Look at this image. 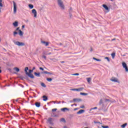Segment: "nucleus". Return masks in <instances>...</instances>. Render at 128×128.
Masks as SVG:
<instances>
[{"mask_svg":"<svg viewBox=\"0 0 128 128\" xmlns=\"http://www.w3.org/2000/svg\"><path fill=\"white\" fill-rule=\"evenodd\" d=\"M60 102H62L60 101L59 102H57V104H60Z\"/></svg>","mask_w":128,"mask_h":128,"instance_id":"052dcab7","label":"nucleus"},{"mask_svg":"<svg viewBox=\"0 0 128 128\" xmlns=\"http://www.w3.org/2000/svg\"><path fill=\"white\" fill-rule=\"evenodd\" d=\"M61 110L62 112H66V110H68V108H61Z\"/></svg>","mask_w":128,"mask_h":128,"instance_id":"aec40b11","label":"nucleus"},{"mask_svg":"<svg viewBox=\"0 0 128 128\" xmlns=\"http://www.w3.org/2000/svg\"><path fill=\"white\" fill-rule=\"evenodd\" d=\"M54 116V118H56V116H56V115H54V116Z\"/></svg>","mask_w":128,"mask_h":128,"instance_id":"680f3d73","label":"nucleus"},{"mask_svg":"<svg viewBox=\"0 0 128 128\" xmlns=\"http://www.w3.org/2000/svg\"><path fill=\"white\" fill-rule=\"evenodd\" d=\"M33 72L34 70H29L28 74H32V72Z\"/></svg>","mask_w":128,"mask_h":128,"instance_id":"e433bc0d","label":"nucleus"},{"mask_svg":"<svg viewBox=\"0 0 128 128\" xmlns=\"http://www.w3.org/2000/svg\"><path fill=\"white\" fill-rule=\"evenodd\" d=\"M42 74H54L52 72H50L48 71H44L43 72H42Z\"/></svg>","mask_w":128,"mask_h":128,"instance_id":"ddd939ff","label":"nucleus"},{"mask_svg":"<svg viewBox=\"0 0 128 128\" xmlns=\"http://www.w3.org/2000/svg\"><path fill=\"white\" fill-rule=\"evenodd\" d=\"M3 50H4L5 52H6V48H3Z\"/></svg>","mask_w":128,"mask_h":128,"instance_id":"13d9d810","label":"nucleus"},{"mask_svg":"<svg viewBox=\"0 0 128 128\" xmlns=\"http://www.w3.org/2000/svg\"><path fill=\"white\" fill-rule=\"evenodd\" d=\"M14 4V14H16V4L14 1H13Z\"/></svg>","mask_w":128,"mask_h":128,"instance_id":"39448f33","label":"nucleus"},{"mask_svg":"<svg viewBox=\"0 0 128 128\" xmlns=\"http://www.w3.org/2000/svg\"><path fill=\"white\" fill-rule=\"evenodd\" d=\"M16 30L18 31V30H20V27H18L16 28Z\"/></svg>","mask_w":128,"mask_h":128,"instance_id":"8fccbe9b","label":"nucleus"},{"mask_svg":"<svg viewBox=\"0 0 128 128\" xmlns=\"http://www.w3.org/2000/svg\"><path fill=\"white\" fill-rule=\"evenodd\" d=\"M57 2L58 6H60L62 10H64V4L62 0H57Z\"/></svg>","mask_w":128,"mask_h":128,"instance_id":"f03ea898","label":"nucleus"},{"mask_svg":"<svg viewBox=\"0 0 128 128\" xmlns=\"http://www.w3.org/2000/svg\"><path fill=\"white\" fill-rule=\"evenodd\" d=\"M48 122H49L50 124H52H52H54V122H52V118H48Z\"/></svg>","mask_w":128,"mask_h":128,"instance_id":"6e6552de","label":"nucleus"},{"mask_svg":"<svg viewBox=\"0 0 128 128\" xmlns=\"http://www.w3.org/2000/svg\"><path fill=\"white\" fill-rule=\"evenodd\" d=\"M70 102H74V101L70 100Z\"/></svg>","mask_w":128,"mask_h":128,"instance_id":"338daca9","label":"nucleus"},{"mask_svg":"<svg viewBox=\"0 0 128 128\" xmlns=\"http://www.w3.org/2000/svg\"><path fill=\"white\" fill-rule=\"evenodd\" d=\"M56 110H58L57 108H54L52 109V112H56Z\"/></svg>","mask_w":128,"mask_h":128,"instance_id":"c9c22d12","label":"nucleus"},{"mask_svg":"<svg viewBox=\"0 0 128 128\" xmlns=\"http://www.w3.org/2000/svg\"><path fill=\"white\" fill-rule=\"evenodd\" d=\"M14 36H16V34H18V32H16V31L14 32Z\"/></svg>","mask_w":128,"mask_h":128,"instance_id":"72a5a7b5","label":"nucleus"},{"mask_svg":"<svg viewBox=\"0 0 128 128\" xmlns=\"http://www.w3.org/2000/svg\"><path fill=\"white\" fill-rule=\"evenodd\" d=\"M40 70H44V68H42V67L40 68Z\"/></svg>","mask_w":128,"mask_h":128,"instance_id":"09e8293b","label":"nucleus"},{"mask_svg":"<svg viewBox=\"0 0 128 128\" xmlns=\"http://www.w3.org/2000/svg\"><path fill=\"white\" fill-rule=\"evenodd\" d=\"M8 70H9V72H12V68H8Z\"/></svg>","mask_w":128,"mask_h":128,"instance_id":"c03bdc74","label":"nucleus"},{"mask_svg":"<svg viewBox=\"0 0 128 128\" xmlns=\"http://www.w3.org/2000/svg\"><path fill=\"white\" fill-rule=\"evenodd\" d=\"M60 122H66V120L64 119V118H62L60 120Z\"/></svg>","mask_w":128,"mask_h":128,"instance_id":"b1692460","label":"nucleus"},{"mask_svg":"<svg viewBox=\"0 0 128 128\" xmlns=\"http://www.w3.org/2000/svg\"><path fill=\"white\" fill-rule=\"evenodd\" d=\"M78 88H72V89H70V90H72L74 92H78Z\"/></svg>","mask_w":128,"mask_h":128,"instance_id":"2f4dec72","label":"nucleus"},{"mask_svg":"<svg viewBox=\"0 0 128 128\" xmlns=\"http://www.w3.org/2000/svg\"><path fill=\"white\" fill-rule=\"evenodd\" d=\"M46 80H48V82H52V78H47Z\"/></svg>","mask_w":128,"mask_h":128,"instance_id":"7c9ffc66","label":"nucleus"},{"mask_svg":"<svg viewBox=\"0 0 128 128\" xmlns=\"http://www.w3.org/2000/svg\"><path fill=\"white\" fill-rule=\"evenodd\" d=\"M82 100L80 98H75L73 99L74 102H82Z\"/></svg>","mask_w":128,"mask_h":128,"instance_id":"423d86ee","label":"nucleus"},{"mask_svg":"<svg viewBox=\"0 0 128 128\" xmlns=\"http://www.w3.org/2000/svg\"><path fill=\"white\" fill-rule=\"evenodd\" d=\"M61 62V64H64V62L62 61V62Z\"/></svg>","mask_w":128,"mask_h":128,"instance_id":"e2e57ef3","label":"nucleus"},{"mask_svg":"<svg viewBox=\"0 0 128 128\" xmlns=\"http://www.w3.org/2000/svg\"><path fill=\"white\" fill-rule=\"evenodd\" d=\"M28 6L30 8H34V5L32 4H28Z\"/></svg>","mask_w":128,"mask_h":128,"instance_id":"c85d7f7f","label":"nucleus"},{"mask_svg":"<svg viewBox=\"0 0 128 128\" xmlns=\"http://www.w3.org/2000/svg\"><path fill=\"white\" fill-rule=\"evenodd\" d=\"M36 70V67H33L32 70Z\"/></svg>","mask_w":128,"mask_h":128,"instance_id":"5fc2aeb1","label":"nucleus"},{"mask_svg":"<svg viewBox=\"0 0 128 128\" xmlns=\"http://www.w3.org/2000/svg\"><path fill=\"white\" fill-rule=\"evenodd\" d=\"M19 36H24V32L20 30H19Z\"/></svg>","mask_w":128,"mask_h":128,"instance_id":"a211bd4d","label":"nucleus"},{"mask_svg":"<svg viewBox=\"0 0 128 128\" xmlns=\"http://www.w3.org/2000/svg\"><path fill=\"white\" fill-rule=\"evenodd\" d=\"M72 76H80V74L78 73H76L72 74Z\"/></svg>","mask_w":128,"mask_h":128,"instance_id":"4c0bfd02","label":"nucleus"},{"mask_svg":"<svg viewBox=\"0 0 128 128\" xmlns=\"http://www.w3.org/2000/svg\"><path fill=\"white\" fill-rule=\"evenodd\" d=\"M105 102H110L109 99H106Z\"/></svg>","mask_w":128,"mask_h":128,"instance_id":"de8ad7c7","label":"nucleus"},{"mask_svg":"<svg viewBox=\"0 0 128 128\" xmlns=\"http://www.w3.org/2000/svg\"><path fill=\"white\" fill-rule=\"evenodd\" d=\"M102 6L105 8V10H108V7L106 5L104 4L102 5Z\"/></svg>","mask_w":128,"mask_h":128,"instance_id":"6ab92c4d","label":"nucleus"},{"mask_svg":"<svg viewBox=\"0 0 128 128\" xmlns=\"http://www.w3.org/2000/svg\"><path fill=\"white\" fill-rule=\"evenodd\" d=\"M99 104H102V99H100Z\"/></svg>","mask_w":128,"mask_h":128,"instance_id":"ea45409f","label":"nucleus"},{"mask_svg":"<svg viewBox=\"0 0 128 128\" xmlns=\"http://www.w3.org/2000/svg\"><path fill=\"white\" fill-rule=\"evenodd\" d=\"M72 8H70V9L69 10V16L70 18H72Z\"/></svg>","mask_w":128,"mask_h":128,"instance_id":"9b49d317","label":"nucleus"},{"mask_svg":"<svg viewBox=\"0 0 128 128\" xmlns=\"http://www.w3.org/2000/svg\"><path fill=\"white\" fill-rule=\"evenodd\" d=\"M43 58H44V60H46V56H42Z\"/></svg>","mask_w":128,"mask_h":128,"instance_id":"37998d69","label":"nucleus"},{"mask_svg":"<svg viewBox=\"0 0 128 128\" xmlns=\"http://www.w3.org/2000/svg\"><path fill=\"white\" fill-rule=\"evenodd\" d=\"M14 70L17 72H20V68H18L17 67H16L14 68Z\"/></svg>","mask_w":128,"mask_h":128,"instance_id":"393cba45","label":"nucleus"},{"mask_svg":"<svg viewBox=\"0 0 128 128\" xmlns=\"http://www.w3.org/2000/svg\"><path fill=\"white\" fill-rule=\"evenodd\" d=\"M96 108H98L97 107H94V108H92V110H96Z\"/></svg>","mask_w":128,"mask_h":128,"instance_id":"603ef678","label":"nucleus"},{"mask_svg":"<svg viewBox=\"0 0 128 128\" xmlns=\"http://www.w3.org/2000/svg\"><path fill=\"white\" fill-rule=\"evenodd\" d=\"M126 126H128V124H127V123H125V124H122V125L121 126V128H125Z\"/></svg>","mask_w":128,"mask_h":128,"instance_id":"412c9836","label":"nucleus"},{"mask_svg":"<svg viewBox=\"0 0 128 128\" xmlns=\"http://www.w3.org/2000/svg\"><path fill=\"white\" fill-rule=\"evenodd\" d=\"M41 86H42L43 88H46V86L44 83H41Z\"/></svg>","mask_w":128,"mask_h":128,"instance_id":"bb28decb","label":"nucleus"},{"mask_svg":"<svg viewBox=\"0 0 128 128\" xmlns=\"http://www.w3.org/2000/svg\"><path fill=\"white\" fill-rule=\"evenodd\" d=\"M13 42L16 46H24V43L22 42H20L18 41L16 42V40H14Z\"/></svg>","mask_w":128,"mask_h":128,"instance_id":"7ed1b4c3","label":"nucleus"},{"mask_svg":"<svg viewBox=\"0 0 128 128\" xmlns=\"http://www.w3.org/2000/svg\"><path fill=\"white\" fill-rule=\"evenodd\" d=\"M35 106L36 108H40V102H35Z\"/></svg>","mask_w":128,"mask_h":128,"instance_id":"f8f14e48","label":"nucleus"},{"mask_svg":"<svg viewBox=\"0 0 128 128\" xmlns=\"http://www.w3.org/2000/svg\"><path fill=\"white\" fill-rule=\"evenodd\" d=\"M110 80L112 82H119L118 80V78H116L114 77H112L111 79Z\"/></svg>","mask_w":128,"mask_h":128,"instance_id":"0eeeda50","label":"nucleus"},{"mask_svg":"<svg viewBox=\"0 0 128 128\" xmlns=\"http://www.w3.org/2000/svg\"><path fill=\"white\" fill-rule=\"evenodd\" d=\"M22 28H24V25L22 26Z\"/></svg>","mask_w":128,"mask_h":128,"instance_id":"4d7b16f0","label":"nucleus"},{"mask_svg":"<svg viewBox=\"0 0 128 128\" xmlns=\"http://www.w3.org/2000/svg\"><path fill=\"white\" fill-rule=\"evenodd\" d=\"M57 45L58 46H62V43H60V44L58 43Z\"/></svg>","mask_w":128,"mask_h":128,"instance_id":"a18cd8bd","label":"nucleus"},{"mask_svg":"<svg viewBox=\"0 0 128 128\" xmlns=\"http://www.w3.org/2000/svg\"><path fill=\"white\" fill-rule=\"evenodd\" d=\"M82 112H84V110H81L77 112L78 114H82Z\"/></svg>","mask_w":128,"mask_h":128,"instance_id":"2eb2a0df","label":"nucleus"},{"mask_svg":"<svg viewBox=\"0 0 128 128\" xmlns=\"http://www.w3.org/2000/svg\"><path fill=\"white\" fill-rule=\"evenodd\" d=\"M104 58L105 60H107L108 62H110V58L108 57H105Z\"/></svg>","mask_w":128,"mask_h":128,"instance_id":"473e14b6","label":"nucleus"},{"mask_svg":"<svg viewBox=\"0 0 128 128\" xmlns=\"http://www.w3.org/2000/svg\"><path fill=\"white\" fill-rule=\"evenodd\" d=\"M32 13H33L34 14V18H36L38 13H37L36 10V9H33L32 10Z\"/></svg>","mask_w":128,"mask_h":128,"instance_id":"1a4fd4ad","label":"nucleus"},{"mask_svg":"<svg viewBox=\"0 0 128 128\" xmlns=\"http://www.w3.org/2000/svg\"><path fill=\"white\" fill-rule=\"evenodd\" d=\"M111 56L112 58H114V56H116V53L113 52L111 54Z\"/></svg>","mask_w":128,"mask_h":128,"instance_id":"cd10ccee","label":"nucleus"},{"mask_svg":"<svg viewBox=\"0 0 128 128\" xmlns=\"http://www.w3.org/2000/svg\"><path fill=\"white\" fill-rule=\"evenodd\" d=\"M64 128H68V127H66V126H64Z\"/></svg>","mask_w":128,"mask_h":128,"instance_id":"69168bd1","label":"nucleus"},{"mask_svg":"<svg viewBox=\"0 0 128 128\" xmlns=\"http://www.w3.org/2000/svg\"><path fill=\"white\" fill-rule=\"evenodd\" d=\"M20 86H22V88H24V86L23 85L21 84Z\"/></svg>","mask_w":128,"mask_h":128,"instance_id":"bf43d9fd","label":"nucleus"},{"mask_svg":"<svg viewBox=\"0 0 128 128\" xmlns=\"http://www.w3.org/2000/svg\"><path fill=\"white\" fill-rule=\"evenodd\" d=\"M13 26H15V28H16V26H18V22H14L13 23Z\"/></svg>","mask_w":128,"mask_h":128,"instance_id":"f3484780","label":"nucleus"},{"mask_svg":"<svg viewBox=\"0 0 128 128\" xmlns=\"http://www.w3.org/2000/svg\"><path fill=\"white\" fill-rule=\"evenodd\" d=\"M80 108H84V106H80Z\"/></svg>","mask_w":128,"mask_h":128,"instance_id":"49530a36","label":"nucleus"},{"mask_svg":"<svg viewBox=\"0 0 128 128\" xmlns=\"http://www.w3.org/2000/svg\"><path fill=\"white\" fill-rule=\"evenodd\" d=\"M34 76H38V78H40V72L38 73L36 72H34Z\"/></svg>","mask_w":128,"mask_h":128,"instance_id":"4468645a","label":"nucleus"},{"mask_svg":"<svg viewBox=\"0 0 128 128\" xmlns=\"http://www.w3.org/2000/svg\"><path fill=\"white\" fill-rule=\"evenodd\" d=\"M51 102H53V104H56V101H52Z\"/></svg>","mask_w":128,"mask_h":128,"instance_id":"3c124183","label":"nucleus"},{"mask_svg":"<svg viewBox=\"0 0 128 128\" xmlns=\"http://www.w3.org/2000/svg\"><path fill=\"white\" fill-rule=\"evenodd\" d=\"M44 54H46V56H48H48H50V54H52V52H49L48 54L44 53Z\"/></svg>","mask_w":128,"mask_h":128,"instance_id":"58836bf2","label":"nucleus"},{"mask_svg":"<svg viewBox=\"0 0 128 128\" xmlns=\"http://www.w3.org/2000/svg\"><path fill=\"white\" fill-rule=\"evenodd\" d=\"M90 52H92V48H90Z\"/></svg>","mask_w":128,"mask_h":128,"instance_id":"6e6d98bb","label":"nucleus"},{"mask_svg":"<svg viewBox=\"0 0 128 128\" xmlns=\"http://www.w3.org/2000/svg\"><path fill=\"white\" fill-rule=\"evenodd\" d=\"M93 60H96V62H102V60L98 59L96 58H93Z\"/></svg>","mask_w":128,"mask_h":128,"instance_id":"5701e85b","label":"nucleus"},{"mask_svg":"<svg viewBox=\"0 0 128 128\" xmlns=\"http://www.w3.org/2000/svg\"><path fill=\"white\" fill-rule=\"evenodd\" d=\"M42 44H44L46 46H48V42H46V41H41Z\"/></svg>","mask_w":128,"mask_h":128,"instance_id":"9d476101","label":"nucleus"},{"mask_svg":"<svg viewBox=\"0 0 128 128\" xmlns=\"http://www.w3.org/2000/svg\"><path fill=\"white\" fill-rule=\"evenodd\" d=\"M90 78H87V81L88 82H90Z\"/></svg>","mask_w":128,"mask_h":128,"instance_id":"f704fd0d","label":"nucleus"},{"mask_svg":"<svg viewBox=\"0 0 128 128\" xmlns=\"http://www.w3.org/2000/svg\"><path fill=\"white\" fill-rule=\"evenodd\" d=\"M66 102L64 101H62V104H64Z\"/></svg>","mask_w":128,"mask_h":128,"instance_id":"0e129e2a","label":"nucleus"},{"mask_svg":"<svg viewBox=\"0 0 128 128\" xmlns=\"http://www.w3.org/2000/svg\"><path fill=\"white\" fill-rule=\"evenodd\" d=\"M28 67H26L24 68V72L26 76H28L29 78H34V74H32L28 73Z\"/></svg>","mask_w":128,"mask_h":128,"instance_id":"f257e3e1","label":"nucleus"},{"mask_svg":"<svg viewBox=\"0 0 128 128\" xmlns=\"http://www.w3.org/2000/svg\"><path fill=\"white\" fill-rule=\"evenodd\" d=\"M84 88H77V92H82V90H84Z\"/></svg>","mask_w":128,"mask_h":128,"instance_id":"4be33fe9","label":"nucleus"},{"mask_svg":"<svg viewBox=\"0 0 128 128\" xmlns=\"http://www.w3.org/2000/svg\"><path fill=\"white\" fill-rule=\"evenodd\" d=\"M102 128H108V126H102Z\"/></svg>","mask_w":128,"mask_h":128,"instance_id":"a19ab883","label":"nucleus"},{"mask_svg":"<svg viewBox=\"0 0 128 128\" xmlns=\"http://www.w3.org/2000/svg\"><path fill=\"white\" fill-rule=\"evenodd\" d=\"M80 94L81 96H88V93H84V92H80Z\"/></svg>","mask_w":128,"mask_h":128,"instance_id":"a878e982","label":"nucleus"},{"mask_svg":"<svg viewBox=\"0 0 128 128\" xmlns=\"http://www.w3.org/2000/svg\"><path fill=\"white\" fill-rule=\"evenodd\" d=\"M122 66L124 68H125L126 72H128V66L126 65V64L124 62L122 63Z\"/></svg>","mask_w":128,"mask_h":128,"instance_id":"20e7f679","label":"nucleus"},{"mask_svg":"<svg viewBox=\"0 0 128 128\" xmlns=\"http://www.w3.org/2000/svg\"><path fill=\"white\" fill-rule=\"evenodd\" d=\"M122 56H126V54H123V55H122Z\"/></svg>","mask_w":128,"mask_h":128,"instance_id":"774afa93","label":"nucleus"},{"mask_svg":"<svg viewBox=\"0 0 128 128\" xmlns=\"http://www.w3.org/2000/svg\"><path fill=\"white\" fill-rule=\"evenodd\" d=\"M76 106L77 104H71V106Z\"/></svg>","mask_w":128,"mask_h":128,"instance_id":"79ce46f5","label":"nucleus"},{"mask_svg":"<svg viewBox=\"0 0 128 128\" xmlns=\"http://www.w3.org/2000/svg\"><path fill=\"white\" fill-rule=\"evenodd\" d=\"M42 98H43V100L44 102H46V100H48V96H44Z\"/></svg>","mask_w":128,"mask_h":128,"instance_id":"dca6fc26","label":"nucleus"},{"mask_svg":"<svg viewBox=\"0 0 128 128\" xmlns=\"http://www.w3.org/2000/svg\"><path fill=\"white\" fill-rule=\"evenodd\" d=\"M2 0H0V8H2L4 6L2 5Z\"/></svg>","mask_w":128,"mask_h":128,"instance_id":"c756f323","label":"nucleus"},{"mask_svg":"<svg viewBox=\"0 0 128 128\" xmlns=\"http://www.w3.org/2000/svg\"><path fill=\"white\" fill-rule=\"evenodd\" d=\"M94 124H100V122H94Z\"/></svg>","mask_w":128,"mask_h":128,"instance_id":"864d4df0","label":"nucleus"}]
</instances>
